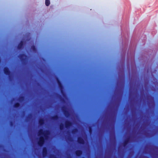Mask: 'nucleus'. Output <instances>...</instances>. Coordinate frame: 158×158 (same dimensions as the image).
I'll use <instances>...</instances> for the list:
<instances>
[{"mask_svg":"<svg viewBox=\"0 0 158 158\" xmlns=\"http://www.w3.org/2000/svg\"><path fill=\"white\" fill-rule=\"evenodd\" d=\"M48 134V132L46 131L43 132V130H40L39 132V135L40 136V141L38 143L39 145L42 146L44 143V137L46 138L47 137V135Z\"/></svg>","mask_w":158,"mask_h":158,"instance_id":"obj_1","label":"nucleus"},{"mask_svg":"<svg viewBox=\"0 0 158 158\" xmlns=\"http://www.w3.org/2000/svg\"><path fill=\"white\" fill-rule=\"evenodd\" d=\"M4 71L5 73L6 74H8L9 73V71L8 69L7 68H5L4 69Z\"/></svg>","mask_w":158,"mask_h":158,"instance_id":"obj_2","label":"nucleus"},{"mask_svg":"<svg viewBox=\"0 0 158 158\" xmlns=\"http://www.w3.org/2000/svg\"><path fill=\"white\" fill-rule=\"evenodd\" d=\"M50 4V1L49 0H46L45 4L47 6H48Z\"/></svg>","mask_w":158,"mask_h":158,"instance_id":"obj_3","label":"nucleus"},{"mask_svg":"<svg viewBox=\"0 0 158 158\" xmlns=\"http://www.w3.org/2000/svg\"><path fill=\"white\" fill-rule=\"evenodd\" d=\"M78 142L80 143H83L84 141L82 138H79L78 139Z\"/></svg>","mask_w":158,"mask_h":158,"instance_id":"obj_4","label":"nucleus"},{"mask_svg":"<svg viewBox=\"0 0 158 158\" xmlns=\"http://www.w3.org/2000/svg\"><path fill=\"white\" fill-rule=\"evenodd\" d=\"M47 153V150L46 148H44L43 150V155L44 156L46 155Z\"/></svg>","mask_w":158,"mask_h":158,"instance_id":"obj_5","label":"nucleus"},{"mask_svg":"<svg viewBox=\"0 0 158 158\" xmlns=\"http://www.w3.org/2000/svg\"><path fill=\"white\" fill-rule=\"evenodd\" d=\"M76 153L77 155L79 156L81 154V152L80 151H78L76 152Z\"/></svg>","mask_w":158,"mask_h":158,"instance_id":"obj_6","label":"nucleus"},{"mask_svg":"<svg viewBox=\"0 0 158 158\" xmlns=\"http://www.w3.org/2000/svg\"><path fill=\"white\" fill-rule=\"evenodd\" d=\"M39 123L40 124H41L43 123V119H40L39 121Z\"/></svg>","mask_w":158,"mask_h":158,"instance_id":"obj_7","label":"nucleus"},{"mask_svg":"<svg viewBox=\"0 0 158 158\" xmlns=\"http://www.w3.org/2000/svg\"><path fill=\"white\" fill-rule=\"evenodd\" d=\"M19 106V103H16L15 105V107H18Z\"/></svg>","mask_w":158,"mask_h":158,"instance_id":"obj_8","label":"nucleus"},{"mask_svg":"<svg viewBox=\"0 0 158 158\" xmlns=\"http://www.w3.org/2000/svg\"><path fill=\"white\" fill-rule=\"evenodd\" d=\"M70 125V123L68 122H67V123H66V126H68V125Z\"/></svg>","mask_w":158,"mask_h":158,"instance_id":"obj_9","label":"nucleus"},{"mask_svg":"<svg viewBox=\"0 0 158 158\" xmlns=\"http://www.w3.org/2000/svg\"><path fill=\"white\" fill-rule=\"evenodd\" d=\"M22 43L21 42V43H20V44H19V47H19V48H21V47H20V46L21 45H22Z\"/></svg>","mask_w":158,"mask_h":158,"instance_id":"obj_10","label":"nucleus"},{"mask_svg":"<svg viewBox=\"0 0 158 158\" xmlns=\"http://www.w3.org/2000/svg\"><path fill=\"white\" fill-rule=\"evenodd\" d=\"M60 129H62V127H61V126H60Z\"/></svg>","mask_w":158,"mask_h":158,"instance_id":"obj_11","label":"nucleus"}]
</instances>
